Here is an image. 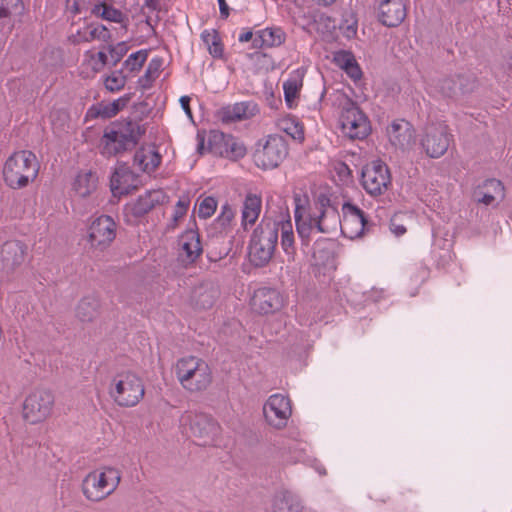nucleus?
Instances as JSON below:
<instances>
[{
    "label": "nucleus",
    "instance_id": "obj_1",
    "mask_svg": "<svg viewBox=\"0 0 512 512\" xmlns=\"http://www.w3.org/2000/svg\"><path fill=\"white\" fill-rule=\"evenodd\" d=\"M281 233V247L289 259L296 253L293 225L289 215L273 219L263 217L249 242V259L255 267H264L272 259Z\"/></svg>",
    "mask_w": 512,
    "mask_h": 512
},
{
    "label": "nucleus",
    "instance_id": "obj_2",
    "mask_svg": "<svg viewBox=\"0 0 512 512\" xmlns=\"http://www.w3.org/2000/svg\"><path fill=\"white\" fill-rule=\"evenodd\" d=\"M294 218L303 246H309L313 232L328 234L338 228V209L325 195H320L313 206L305 207L297 203Z\"/></svg>",
    "mask_w": 512,
    "mask_h": 512
},
{
    "label": "nucleus",
    "instance_id": "obj_3",
    "mask_svg": "<svg viewBox=\"0 0 512 512\" xmlns=\"http://www.w3.org/2000/svg\"><path fill=\"white\" fill-rule=\"evenodd\" d=\"M39 169V162L33 152L17 151L5 161L2 170L3 179L8 187L21 189L37 178Z\"/></svg>",
    "mask_w": 512,
    "mask_h": 512
},
{
    "label": "nucleus",
    "instance_id": "obj_4",
    "mask_svg": "<svg viewBox=\"0 0 512 512\" xmlns=\"http://www.w3.org/2000/svg\"><path fill=\"white\" fill-rule=\"evenodd\" d=\"M121 477V471L112 466L95 469L83 478L82 493L90 502L103 501L117 490Z\"/></svg>",
    "mask_w": 512,
    "mask_h": 512
},
{
    "label": "nucleus",
    "instance_id": "obj_5",
    "mask_svg": "<svg viewBox=\"0 0 512 512\" xmlns=\"http://www.w3.org/2000/svg\"><path fill=\"white\" fill-rule=\"evenodd\" d=\"M108 394L119 407H135L145 395L144 382L136 373L122 371L112 377Z\"/></svg>",
    "mask_w": 512,
    "mask_h": 512
},
{
    "label": "nucleus",
    "instance_id": "obj_6",
    "mask_svg": "<svg viewBox=\"0 0 512 512\" xmlns=\"http://www.w3.org/2000/svg\"><path fill=\"white\" fill-rule=\"evenodd\" d=\"M175 373L182 387L190 392H200L212 382L209 365L201 358L187 356L176 363Z\"/></svg>",
    "mask_w": 512,
    "mask_h": 512
},
{
    "label": "nucleus",
    "instance_id": "obj_7",
    "mask_svg": "<svg viewBox=\"0 0 512 512\" xmlns=\"http://www.w3.org/2000/svg\"><path fill=\"white\" fill-rule=\"evenodd\" d=\"M182 423L189 426L191 436L198 445H213L220 435V425L208 414L189 412L182 417Z\"/></svg>",
    "mask_w": 512,
    "mask_h": 512
},
{
    "label": "nucleus",
    "instance_id": "obj_8",
    "mask_svg": "<svg viewBox=\"0 0 512 512\" xmlns=\"http://www.w3.org/2000/svg\"><path fill=\"white\" fill-rule=\"evenodd\" d=\"M339 122L342 133L352 140L364 139L371 130L367 116L350 100L342 106Z\"/></svg>",
    "mask_w": 512,
    "mask_h": 512
},
{
    "label": "nucleus",
    "instance_id": "obj_9",
    "mask_svg": "<svg viewBox=\"0 0 512 512\" xmlns=\"http://www.w3.org/2000/svg\"><path fill=\"white\" fill-rule=\"evenodd\" d=\"M451 141L449 127L444 122H437L424 128L420 144L427 156L439 158L447 152Z\"/></svg>",
    "mask_w": 512,
    "mask_h": 512
},
{
    "label": "nucleus",
    "instance_id": "obj_10",
    "mask_svg": "<svg viewBox=\"0 0 512 512\" xmlns=\"http://www.w3.org/2000/svg\"><path fill=\"white\" fill-rule=\"evenodd\" d=\"M288 155V145L285 139L277 134L267 136L265 143L254 154V160L259 168L274 169Z\"/></svg>",
    "mask_w": 512,
    "mask_h": 512
},
{
    "label": "nucleus",
    "instance_id": "obj_11",
    "mask_svg": "<svg viewBox=\"0 0 512 512\" xmlns=\"http://www.w3.org/2000/svg\"><path fill=\"white\" fill-rule=\"evenodd\" d=\"M338 227L342 235L349 239L359 238L369 230L364 212L349 202L342 205V217L338 213Z\"/></svg>",
    "mask_w": 512,
    "mask_h": 512
},
{
    "label": "nucleus",
    "instance_id": "obj_12",
    "mask_svg": "<svg viewBox=\"0 0 512 512\" xmlns=\"http://www.w3.org/2000/svg\"><path fill=\"white\" fill-rule=\"evenodd\" d=\"M210 150L221 157L237 161L242 159L247 149L242 141L231 134H225L219 130H212L208 137Z\"/></svg>",
    "mask_w": 512,
    "mask_h": 512
},
{
    "label": "nucleus",
    "instance_id": "obj_13",
    "mask_svg": "<svg viewBox=\"0 0 512 512\" xmlns=\"http://www.w3.org/2000/svg\"><path fill=\"white\" fill-rule=\"evenodd\" d=\"M53 405L54 396L50 391L35 390L24 401L23 416L32 424L41 422L50 415Z\"/></svg>",
    "mask_w": 512,
    "mask_h": 512
},
{
    "label": "nucleus",
    "instance_id": "obj_14",
    "mask_svg": "<svg viewBox=\"0 0 512 512\" xmlns=\"http://www.w3.org/2000/svg\"><path fill=\"white\" fill-rule=\"evenodd\" d=\"M391 182V176L387 165L381 161H373L362 170L361 184L365 191L378 196L383 194Z\"/></svg>",
    "mask_w": 512,
    "mask_h": 512
},
{
    "label": "nucleus",
    "instance_id": "obj_15",
    "mask_svg": "<svg viewBox=\"0 0 512 512\" xmlns=\"http://www.w3.org/2000/svg\"><path fill=\"white\" fill-rule=\"evenodd\" d=\"M115 237L116 223L108 215L95 218L88 227V242L92 248L104 250L111 245Z\"/></svg>",
    "mask_w": 512,
    "mask_h": 512
},
{
    "label": "nucleus",
    "instance_id": "obj_16",
    "mask_svg": "<svg viewBox=\"0 0 512 512\" xmlns=\"http://www.w3.org/2000/svg\"><path fill=\"white\" fill-rule=\"evenodd\" d=\"M263 414L270 426L284 428L292 414L290 399L279 393L271 395L263 406Z\"/></svg>",
    "mask_w": 512,
    "mask_h": 512
},
{
    "label": "nucleus",
    "instance_id": "obj_17",
    "mask_svg": "<svg viewBox=\"0 0 512 512\" xmlns=\"http://www.w3.org/2000/svg\"><path fill=\"white\" fill-rule=\"evenodd\" d=\"M284 302V296L277 289L261 287L254 292L251 306L259 314H270L279 311Z\"/></svg>",
    "mask_w": 512,
    "mask_h": 512
},
{
    "label": "nucleus",
    "instance_id": "obj_18",
    "mask_svg": "<svg viewBox=\"0 0 512 512\" xmlns=\"http://www.w3.org/2000/svg\"><path fill=\"white\" fill-rule=\"evenodd\" d=\"M168 200L167 194L162 189L149 190L138 199L125 206V214L134 218H140L149 213L158 205L164 204Z\"/></svg>",
    "mask_w": 512,
    "mask_h": 512
},
{
    "label": "nucleus",
    "instance_id": "obj_19",
    "mask_svg": "<svg viewBox=\"0 0 512 512\" xmlns=\"http://www.w3.org/2000/svg\"><path fill=\"white\" fill-rule=\"evenodd\" d=\"M26 246L18 240L5 242L0 249V270L6 274L19 268L26 255Z\"/></svg>",
    "mask_w": 512,
    "mask_h": 512
},
{
    "label": "nucleus",
    "instance_id": "obj_20",
    "mask_svg": "<svg viewBox=\"0 0 512 512\" xmlns=\"http://www.w3.org/2000/svg\"><path fill=\"white\" fill-rule=\"evenodd\" d=\"M377 17L387 27L399 26L407 15L404 0H378Z\"/></svg>",
    "mask_w": 512,
    "mask_h": 512
},
{
    "label": "nucleus",
    "instance_id": "obj_21",
    "mask_svg": "<svg viewBox=\"0 0 512 512\" xmlns=\"http://www.w3.org/2000/svg\"><path fill=\"white\" fill-rule=\"evenodd\" d=\"M259 112L257 104L252 101L237 102L219 108L216 117L222 123L230 124L236 121L248 119Z\"/></svg>",
    "mask_w": 512,
    "mask_h": 512
},
{
    "label": "nucleus",
    "instance_id": "obj_22",
    "mask_svg": "<svg viewBox=\"0 0 512 512\" xmlns=\"http://www.w3.org/2000/svg\"><path fill=\"white\" fill-rule=\"evenodd\" d=\"M387 136L391 145L397 149H409L415 142V130L404 119L393 121L387 128Z\"/></svg>",
    "mask_w": 512,
    "mask_h": 512
},
{
    "label": "nucleus",
    "instance_id": "obj_23",
    "mask_svg": "<svg viewBox=\"0 0 512 512\" xmlns=\"http://www.w3.org/2000/svg\"><path fill=\"white\" fill-rule=\"evenodd\" d=\"M138 178L125 164L119 165L110 179L111 191L115 196L131 193L137 188Z\"/></svg>",
    "mask_w": 512,
    "mask_h": 512
},
{
    "label": "nucleus",
    "instance_id": "obj_24",
    "mask_svg": "<svg viewBox=\"0 0 512 512\" xmlns=\"http://www.w3.org/2000/svg\"><path fill=\"white\" fill-rule=\"evenodd\" d=\"M179 257L186 264L194 263L203 252L199 233L194 229L184 231L178 240Z\"/></svg>",
    "mask_w": 512,
    "mask_h": 512
},
{
    "label": "nucleus",
    "instance_id": "obj_25",
    "mask_svg": "<svg viewBox=\"0 0 512 512\" xmlns=\"http://www.w3.org/2000/svg\"><path fill=\"white\" fill-rule=\"evenodd\" d=\"M474 197L486 206L498 204L505 197V188L500 180L487 179L476 188Z\"/></svg>",
    "mask_w": 512,
    "mask_h": 512
},
{
    "label": "nucleus",
    "instance_id": "obj_26",
    "mask_svg": "<svg viewBox=\"0 0 512 512\" xmlns=\"http://www.w3.org/2000/svg\"><path fill=\"white\" fill-rule=\"evenodd\" d=\"M70 39L74 44L90 43L96 40L108 43L112 40V35L105 25L91 23L79 29Z\"/></svg>",
    "mask_w": 512,
    "mask_h": 512
},
{
    "label": "nucleus",
    "instance_id": "obj_27",
    "mask_svg": "<svg viewBox=\"0 0 512 512\" xmlns=\"http://www.w3.org/2000/svg\"><path fill=\"white\" fill-rule=\"evenodd\" d=\"M286 41V33L281 27H266L255 32L253 47L274 48L281 46Z\"/></svg>",
    "mask_w": 512,
    "mask_h": 512
},
{
    "label": "nucleus",
    "instance_id": "obj_28",
    "mask_svg": "<svg viewBox=\"0 0 512 512\" xmlns=\"http://www.w3.org/2000/svg\"><path fill=\"white\" fill-rule=\"evenodd\" d=\"M111 132H115V135L122 138L124 142L135 147L139 137L144 130L141 129L140 124L134 120H121L114 123L111 128L108 129Z\"/></svg>",
    "mask_w": 512,
    "mask_h": 512
},
{
    "label": "nucleus",
    "instance_id": "obj_29",
    "mask_svg": "<svg viewBox=\"0 0 512 512\" xmlns=\"http://www.w3.org/2000/svg\"><path fill=\"white\" fill-rule=\"evenodd\" d=\"M219 295L217 286L213 283H202L195 287L191 300L194 306L198 309H209L215 303Z\"/></svg>",
    "mask_w": 512,
    "mask_h": 512
},
{
    "label": "nucleus",
    "instance_id": "obj_30",
    "mask_svg": "<svg viewBox=\"0 0 512 512\" xmlns=\"http://www.w3.org/2000/svg\"><path fill=\"white\" fill-rule=\"evenodd\" d=\"M303 509L300 499L288 490L275 493L272 500L273 512H301Z\"/></svg>",
    "mask_w": 512,
    "mask_h": 512
},
{
    "label": "nucleus",
    "instance_id": "obj_31",
    "mask_svg": "<svg viewBox=\"0 0 512 512\" xmlns=\"http://www.w3.org/2000/svg\"><path fill=\"white\" fill-rule=\"evenodd\" d=\"M134 163L143 172L152 173L161 163V155L154 148L141 147L134 155Z\"/></svg>",
    "mask_w": 512,
    "mask_h": 512
},
{
    "label": "nucleus",
    "instance_id": "obj_32",
    "mask_svg": "<svg viewBox=\"0 0 512 512\" xmlns=\"http://www.w3.org/2000/svg\"><path fill=\"white\" fill-rule=\"evenodd\" d=\"M262 209V199L256 194H248L245 197L242 208V226L247 229V226L255 224L260 216Z\"/></svg>",
    "mask_w": 512,
    "mask_h": 512
},
{
    "label": "nucleus",
    "instance_id": "obj_33",
    "mask_svg": "<svg viewBox=\"0 0 512 512\" xmlns=\"http://www.w3.org/2000/svg\"><path fill=\"white\" fill-rule=\"evenodd\" d=\"M102 154L107 157L116 156L119 153L134 148L124 140L115 135V132H111L108 129L105 130L102 137Z\"/></svg>",
    "mask_w": 512,
    "mask_h": 512
},
{
    "label": "nucleus",
    "instance_id": "obj_34",
    "mask_svg": "<svg viewBox=\"0 0 512 512\" xmlns=\"http://www.w3.org/2000/svg\"><path fill=\"white\" fill-rule=\"evenodd\" d=\"M277 128L290 136L293 140L303 141L304 140V128L300 121L290 115H286L278 118L276 122Z\"/></svg>",
    "mask_w": 512,
    "mask_h": 512
},
{
    "label": "nucleus",
    "instance_id": "obj_35",
    "mask_svg": "<svg viewBox=\"0 0 512 512\" xmlns=\"http://www.w3.org/2000/svg\"><path fill=\"white\" fill-rule=\"evenodd\" d=\"M100 302L97 297L87 296L80 300L76 315L82 322H91L99 314Z\"/></svg>",
    "mask_w": 512,
    "mask_h": 512
},
{
    "label": "nucleus",
    "instance_id": "obj_36",
    "mask_svg": "<svg viewBox=\"0 0 512 512\" xmlns=\"http://www.w3.org/2000/svg\"><path fill=\"white\" fill-rule=\"evenodd\" d=\"M24 10L25 7L22 0H1L0 18L13 21L8 26V32L12 31L14 22L23 15Z\"/></svg>",
    "mask_w": 512,
    "mask_h": 512
},
{
    "label": "nucleus",
    "instance_id": "obj_37",
    "mask_svg": "<svg viewBox=\"0 0 512 512\" xmlns=\"http://www.w3.org/2000/svg\"><path fill=\"white\" fill-rule=\"evenodd\" d=\"M97 186V176L91 171L79 173L74 181L73 188L80 197L89 196Z\"/></svg>",
    "mask_w": 512,
    "mask_h": 512
},
{
    "label": "nucleus",
    "instance_id": "obj_38",
    "mask_svg": "<svg viewBox=\"0 0 512 512\" xmlns=\"http://www.w3.org/2000/svg\"><path fill=\"white\" fill-rule=\"evenodd\" d=\"M163 65V59L160 57H154L148 63L146 71L143 76L138 80L140 86L143 89H148L152 86V83L159 77Z\"/></svg>",
    "mask_w": 512,
    "mask_h": 512
},
{
    "label": "nucleus",
    "instance_id": "obj_39",
    "mask_svg": "<svg viewBox=\"0 0 512 512\" xmlns=\"http://www.w3.org/2000/svg\"><path fill=\"white\" fill-rule=\"evenodd\" d=\"M93 13L97 16H100L103 20L114 23H123L126 18L121 10L106 3L95 5L93 8Z\"/></svg>",
    "mask_w": 512,
    "mask_h": 512
},
{
    "label": "nucleus",
    "instance_id": "obj_40",
    "mask_svg": "<svg viewBox=\"0 0 512 512\" xmlns=\"http://www.w3.org/2000/svg\"><path fill=\"white\" fill-rule=\"evenodd\" d=\"M203 42L208 46L209 53L213 57H221L223 54V48L220 43L218 34L215 30H204L201 33Z\"/></svg>",
    "mask_w": 512,
    "mask_h": 512
},
{
    "label": "nucleus",
    "instance_id": "obj_41",
    "mask_svg": "<svg viewBox=\"0 0 512 512\" xmlns=\"http://www.w3.org/2000/svg\"><path fill=\"white\" fill-rule=\"evenodd\" d=\"M435 91L445 98H456L458 89L454 77H446L437 81Z\"/></svg>",
    "mask_w": 512,
    "mask_h": 512
},
{
    "label": "nucleus",
    "instance_id": "obj_42",
    "mask_svg": "<svg viewBox=\"0 0 512 512\" xmlns=\"http://www.w3.org/2000/svg\"><path fill=\"white\" fill-rule=\"evenodd\" d=\"M190 205V199L187 196H181L179 200L177 201L174 211L172 214L171 222L168 224V227L170 229H175L178 225V222L180 219H182L189 208Z\"/></svg>",
    "mask_w": 512,
    "mask_h": 512
},
{
    "label": "nucleus",
    "instance_id": "obj_43",
    "mask_svg": "<svg viewBox=\"0 0 512 512\" xmlns=\"http://www.w3.org/2000/svg\"><path fill=\"white\" fill-rule=\"evenodd\" d=\"M148 57V51L143 49L134 52L124 61V66L131 72L139 71Z\"/></svg>",
    "mask_w": 512,
    "mask_h": 512
},
{
    "label": "nucleus",
    "instance_id": "obj_44",
    "mask_svg": "<svg viewBox=\"0 0 512 512\" xmlns=\"http://www.w3.org/2000/svg\"><path fill=\"white\" fill-rule=\"evenodd\" d=\"M235 217L234 210L229 205L222 206L221 212L215 219V225L221 231H226L231 227L232 221Z\"/></svg>",
    "mask_w": 512,
    "mask_h": 512
},
{
    "label": "nucleus",
    "instance_id": "obj_45",
    "mask_svg": "<svg viewBox=\"0 0 512 512\" xmlns=\"http://www.w3.org/2000/svg\"><path fill=\"white\" fill-rule=\"evenodd\" d=\"M257 67L264 71H271L276 68V62L271 55L263 52H254L250 55Z\"/></svg>",
    "mask_w": 512,
    "mask_h": 512
},
{
    "label": "nucleus",
    "instance_id": "obj_46",
    "mask_svg": "<svg viewBox=\"0 0 512 512\" xmlns=\"http://www.w3.org/2000/svg\"><path fill=\"white\" fill-rule=\"evenodd\" d=\"M86 116L88 118H101V119H109L115 116V114L110 109L109 105L104 102L97 103L92 105L88 111Z\"/></svg>",
    "mask_w": 512,
    "mask_h": 512
},
{
    "label": "nucleus",
    "instance_id": "obj_47",
    "mask_svg": "<svg viewBox=\"0 0 512 512\" xmlns=\"http://www.w3.org/2000/svg\"><path fill=\"white\" fill-rule=\"evenodd\" d=\"M456 85L458 89V96L472 92L476 88V79L471 75H457Z\"/></svg>",
    "mask_w": 512,
    "mask_h": 512
},
{
    "label": "nucleus",
    "instance_id": "obj_48",
    "mask_svg": "<svg viewBox=\"0 0 512 512\" xmlns=\"http://www.w3.org/2000/svg\"><path fill=\"white\" fill-rule=\"evenodd\" d=\"M220 243V238H213L207 246V258L211 262H217L228 254L227 247L217 250V245Z\"/></svg>",
    "mask_w": 512,
    "mask_h": 512
},
{
    "label": "nucleus",
    "instance_id": "obj_49",
    "mask_svg": "<svg viewBox=\"0 0 512 512\" xmlns=\"http://www.w3.org/2000/svg\"><path fill=\"white\" fill-rule=\"evenodd\" d=\"M300 87L301 83L297 77L290 75V77L283 83L285 100L287 102L294 100L298 95Z\"/></svg>",
    "mask_w": 512,
    "mask_h": 512
},
{
    "label": "nucleus",
    "instance_id": "obj_50",
    "mask_svg": "<svg viewBox=\"0 0 512 512\" xmlns=\"http://www.w3.org/2000/svg\"><path fill=\"white\" fill-rule=\"evenodd\" d=\"M126 84V77L121 72H113L107 76L104 85L110 92H116L124 88Z\"/></svg>",
    "mask_w": 512,
    "mask_h": 512
},
{
    "label": "nucleus",
    "instance_id": "obj_51",
    "mask_svg": "<svg viewBox=\"0 0 512 512\" xmlns=\"http://www.w3.org/2000/svg\"><path fill=\"white\" fill-rule=\"evenodd\" d=\"M216 208V199L210 196L206 197L199 204L198 215L200 218L207 219L214 214Z\"/></svg>",
    "mask_w": 512,
    "mask_h": 512
},
{
    "label": "nucleus",
    "instance_id": "obj_52",
    "mask_svg": "<svg viewBox=\"0 0 512 512\" xmlns=\"http://www.w3.org/2000/svg\"><path fill=\"white\" fill-rule=\"evenodd\" d=\"M334 59L337 65L341 67L343 70L347 69L350 66V64L356 61L353 54L347 51H340L336 53Z\"/></svg>",
    "mask_w": 512,
    "mask_h": 512
},
{
    "label": "nucleus",
    "instance_id": "obj_53",
    "mask_svg": "<svg viewBox=\"0 0 512 512\" xmlns=\"http://www.w3.org/2000/svg\"><path fill=\"white\" fill-rule=\"evenodd\" d=\"M401 215L395 214L390 220V230L391 232L399 237L406 233V226L400 222Z\"/></svg>",
    "mask_w": 512,
    "mask_h": 512
},
{
    "label": "nucleus",
    "instance_id": "obj_54",
    "mask_svg": "<svg viewBox=\"0 0 512 512\" xmlns=\"http://www.w3.org/2000/svg\"><path fill=\"white\" fill-rule=\"evenodd\" d=\"M334 171L342 182H347L351 178V170L344 162H337L334 165Z\"/></svg>",
    "mask_w": 512,
    "mask_h": 512
},
{
    "label": "nucleus",
    "instance_id": "obj_55",
    "mask_svg": "<svg viewBox=\"0 0 512 512\" xmlns=\"http://www.w3.org/2000/svg\"><path fill=\"white\" fill-rule=\"evenodd\" d=\"M108 50L114 59V64L119 62L124 54L127 52V47L124 42L118 43L116 46L109 45Z\"/></svg>",
    "mask_w": 512,
    "mask_h": 512
},
{
    "label": "nucleus",
    "instance_id": "obj_56",
    "mask_svg": "<svg viewBox=\"0 0 512 512\" xmlns=\"http://www.w3.org/2000/svg\"><path fill=\"white\" fill-rule=\"evenodd\" d=\"M129 100L130 96L125 95L107 104L109 105L112 112L115 115H117L119 111L122 110L128 104Z\"/></svg>",
    "mask_w": 512,
    "mask_h": 512
},
{
    "label": "nucleus",
    "instance_id": "obj_57",
    "mask_svg": "<svg viewBox=\"0 0 512 512\" xmlns=\"http://www.w3.org/2000/svg\"><path fill=\"white\" fill-rule=\"evenodd\" d=\"M129 100L130 96L125 95L107 104L109 105L112 112L115 115H117L119 111L122 110L128 104Z\"/></svg>",
    "mask_w": 512,
    "mask_h": 512
},
{
    "label": "nucleus",
    "instance_id": "obj_58",
    "mask_svg": "<svg viewBox=\"0 0 512 512\" xmlns=\"http://www.w3.org/2000/svg\"><path fill=\"white\" fill-rule=\"evenodd\" d=\"M344 71L354 81H358L362 77V71H361V68L358 65L357 61H355L354 63L350 64V66L347 69H345Z\"/></svg>",
    "mask_w": 512,
    "mask_h": 512
},
{
    "label": "nucleus",
    "instance_id": "obj_59",
    "mask_svg": "<svg viewBox=\"0 0 512 512\" xmlns=\"http://www.w3.org/2000/svg\"><path fill=\"white\" fill-rule=\"evenodd\" d=\"M92 58L96 59L95 65L93 67L94 70H96V71L102 69L107 64V61H108V57H107L106 53L103 51H99L98 53L93 55Z\"/></svg>",
    "mask_w": 512,
    "mask_h": 512
},
{
    "label": "nucleus",
    "instance_id": "obj_60",
    "mask_svg": "<svg viewBox=\"0 0 512 512\" xmlns=\"http://www.w3.org/2000/svg\"><path fill=\"white\" fill-rule=\"evenodd\" d=\"M190 101H191V98L187 95L181 96L179 99L181 108L183 109L185 114L188 116V118L192 119L193 114H192V111L190 108Z\"/></svg>",
    "mask_w": 512,
    "mask_h": 512
},
{
    "label": "nucleus",
    "instance_id": "obj_61",
    "mask_svg": "<svg viewBox=\"0 0 512 512\" xmlns=\"http://www.w3.org/2000/svg\"><path fill=\"white\" fill-rule=\"evenodd\" d=\"M341 28L343 29V35L348 39L353 38L357 34L356 22L348 24L347 26Z\"/></svg>",
    "mask_w": 512,
    "mask_h": 512
},
{
    "label": "nucleus",
    "instance_id": "obj_62",
    "mask_svg": "<svg viewBox=\"0 0 512 512\" xmlns=\"http://www.w3.org/2000/svg\"><path fill=\"white\" fill-rule=\"evenodd\" d=\"M220 10V15L222 18H228L229 16V7L225 0H217Z\"/></svg>",
    "mask_w": 512,
    "mask_h": 512
},
{
    "label": "nucleus",
    "instance_id": "obj_63",
    "mask_svg": "<svg viewBox=\"0 0 512 512\" xmlns=\"http://www.w3.org/2000/svg\"><path fill=\"white\" fill-rule=\"evenodd\" d=\"M254 36H255V34H253V32H252V31H246V32H243V33H241V34L239 35L238 40H239V42H241V43H245V42H248V41H250V40H252V41H253Z\"/></svg>",
    "mask_w": 512,
    "mask_h": 512
},
{
    "label": "nucleus",
    "instance_id": "obj_64",
    "mask_svg": "<svg viewBox=\"0 0 512 512\" xmlns=\"http://www.w3.org/2000/svg\"><path fill=\"white\" fill-rule=\"evenodd\" d=\"M506 69H507L508 75L512 76V58H511V61L508 62Z\"/></svg>",
    "mask_w": 512,
    "mask_h": 512
}]
</instances>
